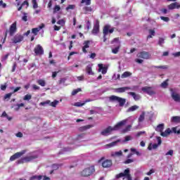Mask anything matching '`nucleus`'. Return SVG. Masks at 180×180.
<instances>
[{
  "label": "nucleus",
  "instance_id": "obj_38",
  "mask_svg": "<svg viewBox=\"0 0 180 180\" xmlns=\"http://www.w3.org/2000/svg\"><path fill=\"white\" fill-rule=\"evenodd\" d=\"M91 0H82L81 4H83L84 5H86V6L91 5Z\"/></svg>",
  "mask_w": 180,
  "mask_h": 180
},
{
  "label": "nucleus",
  "instance_id": "obj_27",
  "mask_svg": "<svg viewBox=\"0 0 180 180\" xmlns=\"http://www.w3.org/2000/svg\"><path fill=\"white\" fill-rule=\"evenodd\" d=\"M158 44L160 47H164V44H165V38H164V37H159L158 41Z\"/></svg>",
  "mask_w": 180,
  "mask_h": 180
},
{
  "label": "nucleus",
  "instance_id": "obj_21",
  "mask_svg": "<svg viewBox=\"0 0 180 180\" xmlns=\"http://www.w3.org/2000/svg\"><path fill=\"white\" fill-rule=\"evenodd\" d=\"M83 44L84 46L82 47V51L83 53H86V49H89V44H91V41H85Z\"/></svg>",
  "mask_w": 180,
  "mask_h": 180
},
{
  "label": "nucleus",
  "instance_id": "obj_5",
  "mask_svg": "<svg viewBox=\"0 0 180 180\" xmlns=\"http://www.w3.org/2000/svg\"><path fill=\"white\" fill-rule=\"evenodd\" d=\"M111 44H114V46H115V48L112 49V53H113V54H117V53H119V50L120 49V40L119 39V38H115L112 41H111Z\"/></svg>",
  "mask_w": 180,
  "mask_h": 180
},
{
  "label": "nucleus",
  "instance_id": "obj_30",
  "mask_svg": "<svg viewBox=\"0 0 180 180\" xmlns=\"http://www.w3.org/2000/svg\"><path fill=\"white\" fill-rule=\"evenodd\" d=\"M163 130H164V124H160L155 128V131H159L160 133H162Z\"/></svg>",
  "mask_w": 180,
  "mask_h": 180
},
{
  "label": "nucleus",
  "instance_id": "obj_54",
  "mask_svg": "<svg viewBox=\"0 0 180 180\" xmlns=\"http://www.w3.org/2000/svg\"><path fill=\"white\" fill-rule=\"evenodd\" d=\"M178 128L176 127H174V128H172V131L174 133H176L177 134H180V129H178Z\"/></svg>",
  "mask_w": 180,
  "mask_h": 180
},
{
  "label": "nucleus",
  "instance_id": "obj_12",
  "mask_svg": "<svg viewBox=\"0 0 180 180\" xmlns=\"http://www.w3.org/2000/svg\"><path fill=\"white\" fill-rule=\"evenodd\" d=\"M136 56L139 58H143V60H148L150 57V53L146 51L140 52Z\"/></svg>",
  "mask_w": 180,
  "mask_h": 180
},
{
  "label": "nucleus",
  "instance_id": "obj_59",
  "mask_svg": "<svg viewBox=\"0 0 180 180\" xmlns=\"http://www.w3.org/2000/svg\"><path fill=\"white\" fill-rule=\"evenodd\" d=\"M75 8V6L74 5H69L67 8H66V11H70V9H74Z\"/></svg>",
  "mask_w": 180,
  "mask_h": 180
},
{
  "label": "nucleus",
  "instance_id": "obj_48",
  "mask_svg": "<svg viewBox=\"0 0 180 180\" xmlns=\"http://www.w3.org/2000/svg\"><path fill=\"white\" fill-rule=\"evenodd\" d=\"M57 25H60V26H64V25H65V20H64L63 19L59 20L57 22Z\"/></svg>",
  "mask_w": 180,
  "mask_h": 180
},
{
  "label": "nucleus",
  "instance_id": "obj_8",
  "mask_svg": "<svg viewBox=\"0 0 180 180\" xmlns=\"http://www.w3.org/2000/svg\"><path fill=\"white\" fill-rule=\"evenodd\" d=\"M141 91H143L145 94H148V95H150V96H152V95H155V91L153 87L144 86L142 87Z\"/></svg>",
  "mask_w": 180,
  "mask_h": 180
},
{
  "label": "nucleus",
  "instance_id": "obj_15",
  "mask_svg": "<svg viewBox=\"0 0 180 180\" xmlns=\"http://www.w3.org/2000/svg\"><path fill=\"white\" fill-rule=\"evenodd\" d=\"M17 27H16V22H14L9 28V34L10 36H13L15 33H16Z\"/></svg>",
  "mask_w": 180,
  "mask_h": 180
},
{
  "label": "nucleus",
  "instance_id": "obj_39",
  "mask_svg": "<svg viewBox=\"0 0 180 180\" xmlns=\"http://www.w3.org/2000/svg\"><path fill=\"white\" fill-rule=\"evenodd\" d=\"M131 129V125L127 126L124 129H122V133H127Z\"/></svg>",
  "mask_w": 180,
  "mask_h": 180
},
{
  "label": "nucleus",
  "instance_id": "obj_61",
  "mask_svg": "<svg viewBox=\"0 0 180 180\" xmlns=\"http://www.w3.org/2000/svg\"><path fill=\"white\" fill-rule=\"evenodd\" d=\"M59 168V165H52V169L56 170V169H58Z\"/></svg>",
  "mask_w": 180,
  "mask_h": 180
},
{
  "label": "nucleus",
  "instance_id": "obj_4",
  "mask_svg": "<svg viewBox=\"0 0 180 180\" xmlns=\"http://www.w3.org/2000/svg\"><path fill=\"white\" fill-rule=\"evenodd\" d=\"M110 102H117L120 106H124L126 103V98H120L116 96H111L109 97Z\"/></svg>",
  "mask_w": 180,
  "mask_h": 180
},
{
  "label": "nucleus",
  "instance_id": "obj_55",
  "mask_svg": "<svg viewBox=\"0 0 180 180\" xmlns=\"http://www.w3.org/2000/svg\"><path fill=\"white\" fill-rule=\"evenodd\" d=\"M11 96H12V93L7 94L4 96V99H11Z\"/></svg>",
  "mask_w": 180,
  "mask_h": 180
},
{
  "label": "nucleus",
  "instance_id": "obj_22",
  "mask_svg": "<svg viewBox=\"0 0 180 180\" xmlns=\"http://www.w3.org/2000/svg\"><path fill=\"white\" fill-rule=\"evenodd\" d=\"M117 143H120V140H117L114 142L108 143L104 146L105 148H112V147H115V146L117 145Z\"/></svg>",
  "mask_w": 180,
  "mask_h": 180
},
{
  "label": "nucleus",
  "instance_id": "obj_25",
  "mask_svg": "<svg viewBox=\"0 0 180 180\" xmlns=\"http://www.w3.org/2000/svg\"><path fill=\"white\" fill-rule=\"evenodd\" d=\"M23 106H25L24 103H20V104H14L12 105V109H14V110H19V109H20V108H23Z\"/></svg>",
  "mask_w": 180,
  "mask_h": 180
},
{
  "label": "nucleus",
  "instance_id": "obj_18",
  "mask_svg": "<svg viewBox=\"0 0 180 180\" xmlns=\"http://www.w3.org/2000/svg\"><path fill=\"white\" fill-rule=\"evenodd\" d=\"M167 8L170 11H172V9H179L180 4L178 2H174V3H172V4H169V6H167Z\"/></svg>",
  "mask_w": 180,
  "mask_h": 180
},
{
  "label": "nucleus",
  "instance_id": "obj_29",
  "mask_svg": "<svg viewBox=\"0 0 180 180\" xmlns=\"http://www.w3.org/2000/svg\"><path fill=\"white\" fill-rule=\"evenodd\" d=\"M169 134H171V129H167L164 132L162 131L160 136H162V137H167V136Z\"/></svg>",
  "mask_w": 180,
  "mask_h": 180
},
{
  "label": "nucleus",
  "instance_id": "obj_37",
  "mask_svg": "<svg viewBox=\"0 0 180 180\" xmlns=\"http://www.w3.org/2000/svg\"><path fill=\"white\" fill-rule=\"evenodd\" d=\"M37 84L40 85L41 86H46V81L44 79H39L37 80Z\"/></svg>",
  "mask_w": 180,
  "mask_h": 180
},
{
  "label": "nucleus",
  "instance_id": "obj_20",
  "mask_svg": "<svg viewBox=\"0 0 180 180\" xmlns=\"http://www.w3.org/2000/svg\"><path fill=\"white\" fill-rule=\"evenodd\" d=\"M98 72H101L103 75L108 72V68L104 67L103 64H98Z\"/></svg>",
  "mask_w": 180,
  "mask_h": 180
},
{
  "label": "nucleus",
  "instance_id": "obj_53",
  "mask_svg": "<svg viewBox=\"0 0 180 180\" xmlns=\"http://www.w3.org/2000/svg\"><path fill=\"white\" fill-rule=\"evenodd\" d=\"M131 162H134V160H133V159H127L124 162V164H131Z\"/></svg>",
  "mask_w": 180,
  "mask_h": 180
},
{
  "label": "nucleus",
  "instance_id": "obj_49",
  "mask_svg": "<svg viewBox=\"0 0 180 180\" xmlns=\"http://www.w3.org/2000/svg\"><path fill=\"white\" fill-rule=\"evenodd\" d=\"M65 81H67V79L65 78H61L59 82H58V84L59 85H61L63 84H65Z\"/></svg>",
  "mask_w": 180,
  "mask_h": 180
},
{
  "label": "nucleus",
  "instance_id": "obj_31",
  "mask_svg": "<svg viewBox=\"0 0 180 180\" xmlns=\"http://www.w3.org/2000/svg\"><path fill=\"white\" fill-rule=\"evenodd\" d=\"M172 122L174 123H180V117L179 116H174L172 117L171 119Z\"/></svg>",
  "mask_w": 180,
  "mask_h": 180
},
{
  "label": "nucleus",
  "instance_id": "obj_62",
  "mask_svg": "<svg viewBox=\"0 0 180 180\" xmlns=\"http://www.w3.org/2000/svg\"><path fill=\"white\" fill-rule=\"evenodd\" d=\"M154 172H155L154 169H151L149 172H148L146 173V175L150 176V175H151L152 174H154Z\"/></svg>",
  "mask_w": 180,
  "mask_h": 180
},
{
  "label": "nucleus",
  "instance_id": "obj_1",
  "mask_svg": "<svg viewBox=\"0 0 180 180\" xmlns=\"http://www.w3.org/2000/svg\"><path fill=\"white\" fill-rule=\"evenodd\" d=\"M127 123V120H124L118 122L115 127H108L101 132V136H110V134L116 130L122 129Z\"/></svg>",
  "mask_w": 180,
  "mask_h": 180
},
{
  "label": "nucleus",
  "instance_id": "obj_58",
  "mask_svg": "<svg viewBox=\"0 0 180 180\" xmlns=\"http://www.w3.org/2000/svg\"><path fill=\"white\" fill-rule=\"evenodd\" d=\"M84 11H86V12H92V8L91 7H84Z\"/></svg>",
  "mask_w": 180,
  "mask_h": 180
},
{
  "label": "nucleus",
  "instance_id": "obj_11",
  "mask_svg": "<svg viewBox=\"0 0 180 180\" xmlns=\"http://www.w3.org/2000/svg\"><path fill=\"white\" fill-rule=\"evenodd\" d=\"M170 92L172 99L175 102H180V96L179 94L175 92V89H171Z\"/></svg>",
  "mask_w": 180,
  "mask_h": 180
},
{
  "label": "nucleus",
  "instance_id": "obj_16",
  "mask_svg": "<svg viewBox=\"0 0 180 180\" xmlns=\"http://www.w3.org/2000/svg\"><path fill=\"white\" fill-rule=\"evenodd\" d=\"M45 25L44 23L41 24L38 27L33 28L32 30V33L34 34V36H37V33L41 30V29H44L45 27Z\"/></svg>",
  "mask_w": 180,
  "mask_h": 180
},
{
  "label": "nucleus",
  "instance_id": "obj_64",
  "mask_svg": "<svg viewBox=\"0 0 180 180\" xmlns=\"http://www.w3.org/2000/svg\"><path fill=\"white\" fill-rule=\"evenodd\" d=\"M174 57H180V51L173 53Z\"/></svg>",
  "mask_w": 180,
  "mask_h": 180
},
{
  "label": "nucleus",
  "instance_id": "obj_56",
  "mask_svg": "<svg viewBox=\"0 0 180 180\" xmlns=\"http://www.w3.org/2000/svg\"><path fill=\"white\" fill-rule=\"evenodd\" d=\"M155 68H162V70H167L168 67H167L166 65H160V66H155Z\"/></svg>",
  "mask_w": 180,
  "mask_h": 180
},
{
  "label": "nucleus",
  "instance_id": "obj_33",
  "mask_svg": "<svg viewBox=\"0 0 180 180\" xmlns=\"http://www.w3.org/2000/svg\"><path fill=\"white\" fill-rule=\"evenodd\" d=\"M37 1H39V0H32V1L33 9H37V8H39V5L37 4Z\"/></svg>",
  "mask_w": 180,
  "mask_h": 180
},
{
  "label": "nucleus",
  "instance_id": "obj_63",
  "mask_svg": "<svg viewBox=\"0 0 180 180\" xmlns=\"http://www.w3.org/2000/svg\"><path fill=\"white\" fill-rule=\"evenodd\" d=\"M1 91H5L6 89V84H1Z\"/></svg>",
  "mask_w": 180,
  "mask_h": 180
},
{
  "label": "nucleus",
  "instance_id": "obj_13",
  "mask_svg": "<svg viewBox=\"0 0 180 180\" xmlns=\"http://www.w3.org/2000/svg\"><path fill=\"white\" fill-rule=\"evenodd\" d=\"M161 143H162V141H161V138L160 137H158V144L157 143H153V144H150L149 146L148 147V150H155V148H158V146H161Z\"/></svg>",
  "mask_w": 180,
  "mask_h": 180
},
{
  "label": "nucleus",
  "instance_id": "obj_46",
  "mask_svg": "<svg viewBox=\"0 0 180 180\" xmlns=\"http://www.w3.org/2000/svg\"><path fill=\"white\" fill-rule=\"evenodd\" d=\"M81 91H82L81 88H78L77 89H75V90L72 91V95H73V96L77 95V94H78V92H81Z\"/></svg>",
  "mask_w": 180,
  "mask_h": 180
},
{
  "label": "nucleus",
  "instance_id": "obj_50",
  "mask_svg": "<svg viewBox=\"0 0 180 180\" xmlns=\"http://www.w3.org/2000/svg\"><path fill=\"white\" fill-rule=\"evenodd\" d=\"M149 34H151L152 36H155V30L153 29L148 30Z\"/></svg>",
  "mask_w": 180,
  "mask_h": 180
},
{
  "label": "nucleus",
  "instance_id": "obj_60",
  "mask_svg": "<svg viewBox=\"0 0 180 180\" xmlns=\"http://www.w3.org/2000/svg\"><path fill=\"white\" fill-rule=\"evenodd\" d=\"M66 151H71V148H63V153H60V154H64V153H66Z\"/></svg>",
  "mask_w": 180,
  "mask_h": 180
},
{
  "label": "nucleus",
  "instance_id": "obj_26",
  "mask_svg": "<svg viewBox=\"0 0 180 180\" xmlns=\"http://www.w3.org/2000/svg\"><path fill=\"white\" fill-rule=\"evenodd\" d=\"M86 72L89 75H94V72L92 71V65H89L86 68Z\"/></svg>",
  "mask_w": 180,
  "mask_h": 180
},
{
  "label": "nucleus",
  "instance_id": "obj_43",
  "mask_svg": "<svg viewBox=\"0 0 180 180\" xmlns=\"http://www.w3.org/2000/svg\"><path fill=\"white\" fill-rule=\"evenodd\" d=\"M41 178H43L41 176H33L30 180H41Z\"/></svg>",
  "mask_w": 180,
  "mask_h": 180
},
{
  "label": "nucleus",
  "instance_id": "obj_52",
  "mask_svg": "<svg viewBox=\"0 0 180 180\" xmlns=\"http://www.w3.org/2000/svg\"><path fill=\"white\" fill-rule=\"evenodd\" d=\"M165 155H171L172 157L174 155V150H169L167 153H165Z\"/></svg>",
  "mask_w": 180,
  "mask_h": 180
},
{
  "label": "nucleus",
  "instance_id": "obj_14",
  "mask_svg": "<svg viewBox=\"0 0 180 180\" xmlns=\"http://www.w3.org/2000/svg\"><path fill=\"white\" fill-rule=\"evenodd\" d=\"M92 34H98L99 33V20H96L94 24L93 30L91 32Z\"/></svg>",
  "mask_w": 180,
  "mask_h": 180
},
{
  "label": "nucleus",
  "instance_id": "obj_47",
  "mask_svg": "<svg viewBox=\"0 0 180 180\" xmlns=\"http://www.w3.org/2000/svg\"><path fill=\"white\" fill-rule=\"evenodd\" d=\"M168 80H166L165 82H163L161 84H160V86L162 88H167L168 86V82H167Z\"/></svg>",
  "mask_w": 180,
  "mask_h": 180
},
{
  "label": "nucleus",
  "instance_id": "obj_2",
  "mask_svg": "<svg viewBox=\"0 0 180 180\" xmlns=\"http://www.w3.org/2000/svg\"><path fill=\"white\" fill-rule=\"evenodd\" d=\"M115 178L116 179H119V178H123V180H132L131 175H130L129 169H127L124 171V172L117 174Z\"/></svg>",
  "mask_w": 180,
  "mask_h": 180
},
{
  "label": "nucleus",
  "instance_id": "obj_7",
  "mask_svg": "<svg viewBox=\"0 0 180 180\" xmlns=\"http://www.w3.org/2000/svg\"><path fill=\"white\" fill-rule=\"evenodd\" d=\"M113 32H115V28L110 29V25H107L104 27L103 33V41H106V36L107 34H109V33L112 34Z\"/></svg>",
  "mask_w": 180,
  "mask_h": 180
},
{
  "label": "nucleus",
  "instance_id": "obj_3",
  "mask_svg": "<svg viewBox=\"0 0 180 180\" xmlns=\"http://www.w3.org/2000/svg\"><path fill=\"white\" fill-rule=\"evenodd\" d=\"M95 172V167L94 166L85 168L80 172V175L83 177L91 176Z\"/></svg>",
  "mask_w": 180,
  "mask_h": 180
},
{
  "label": "nucleus",
  "instance_id": "obj_19",
  "mask_svg": "<svg viewBox=\"0 0 180 180\" xmlns=\"http://www.w3.org/2000/svg\"><path fill=\"white\" fill-rule=\"evenodd\" d=\"M112 165V160H105L102 162V167L103 168H110V166Z\"/></svg>",
  "mask_w": 180,
  "mask_h": 180
},
{
  "label": "nucleus",
  "instance_id": "obj_9",
  "mask_svg": "<svg viewBox=\"0 0 180 180\" xmlns=\"http://www.w3.org/2000/svg\"><path fill=\"white\" fill-rule=\"evenodd\" d=\"M34 51L35 53V56H43L44 54V49L43 47L38 44L35 46Z\"/></svg>",
  "mask_w": 180,
  "mask_h": 180
},
{
  "label": "nucleus",
  "instance_id": "obj_17",
  "mask_svg": "<svg viewBox=\"0 0 180 180\" xmlns=\"http://www.w3.org/2000/svg\"><path fill=\"white\" fill-rule=\"evenodd\" d=\"M23 41V36L20 34H16L13 39V43L16 44V43H20Z\"/></svg>",
  "mask_w": 180,
  "mask_h": 180
},
{
  "label": "nucleus",
  "instance_id": "obj_44",
  "mask_svg": "<svg viewBox=\"0 0 180 180\" xmlns=\"http://www.w3.org/2000/svg\"><path fill=\"white\" fill-rule=\"evenodd\" d=\"M146 116V113L143 112L141 115L139 116V122H143L144 121V117Z\"/></svg>",
  "mask_w": 180,
  "mask_h": 180
},
{
  "label": "nucleus",
  "instance_id": "obj_6",
  "mask_svg": "<svg viewBox=\"0 0 180 180\" xmlns=\"http://www.w3.org/2000/svg\"><path fill=\"white\" fill-rule=\"evenodd\" d=\"M39 158V155L34 154L30 156H27L23 158L22 159L18 160V164H22V162H30V161H33V160H36V158Z\"/></svg>",
  "mask_w": 180,
  "mask_h": 180
},
{
  "label": "nucleus",
  "instance_id": "obj_23",
  "mask_svg": "<svg viewBox=\"0 0 180 180\" xmlns=\"http://www.w3.org/2000/svg\"><path fill=\"white\" fill-rule=\"evenodd\" d=\"M130 89V87L125 86V87H120L115 89V92H118L119 94H122L123 92H126V91H129Z\"/></svg>",
  "mask_w": 180,
  "mask_h": 180
},
{
  "label": "nucleus",
  "instance_id": "obj_36",
  "mask_svg": "<svg viewBox=\"0 0 180 180\" xmlns=\"http://www.w3.org/2000/svg\"><path fill=\"white\" fill-rule=\"evenodd\" d=\"M131 75V73L129 72H124L122 75L121 78H127V77H130Z\"/></svg>",
  "mask_w": 180,
  "mask_h": 180
},
{
  "label": "nucleus",
  "instance_id": "obj_24",
  "mask_svg": "<svg viewBox=\"0 0 180 180\" xmlns=\"http://www.w3.org/2000/svg\"><path fill=\"white\" fill-rule=\"evenodd\" d=\"M128 94L129 95H131V96L134 98V101H140V99H141V96L139 94H136L134 92H129Z\"/></svg>",
  "mask_w": 180,
  "mask_h": 180
},
{
  "label": "nucleus",
  "instance_id": "obj_42",
  "mask_svg": "<svg viewBox=\"0 0 180 180\" xmlns=\"http://www.w3.org/2000/svg\"><path fill=\"white\" fill-rule=\"evenodd\" d=\"M61 9V7H60L59 5H56L53 8V13H57Z\"/></svg>",
  "mask_w": 180,
  "mask_h": 180
},
{
  "label": "nucleus",
  "instance_id": "obj_41",
  "mask_svg": "<svg viewBox=\"0 0 180 180\" xmlns=\"http://www.w3.org/2000/svg\"><path fill=\"white\" fill-rule=\"evenodd\" d=\"M84 105H85V103L76 102L73 104V106H77V108H81V106H84Z\"/></svg>",
  "mask_w": 180,
  "mask_h": 180
},
{
  "label": "nucleus",
  "instance_id": "obj_34",
  "mask_svg": "<svg viewBox=\"0 0 180 180\" xmlns=\"http://www.w3.org/2000/svg\"><path fill=\"white\" fill-rule=\"evenodd\" d=\"M137 109H139V106L133 105L127 110V112H134V110H137Z\"/></svg>",
  "mask_w": 180,
  "mask_h": 180
},
{
  "label": "nucleus",
  "instance_id": "obj_51",
  "mask_svg": "<svg viewBox=\"0 0 180 180\" xmlns=\"http://www.w3.org/2000/svg\"><path fill=\"white\" fill-rule=\"evenodd\" d=\"M161 20H163L164 22H168L169 20V18L168 17H164V16H160Z\"/></svg>",
  "mask_w": 180,
  "mask_h": 180
},
{
  "label": "nucleus",
  "instance_id": "obj_28",
  "mask_svg": "<svg viewBox=\"0 0 180 180\" xmlns=\"http://www.w3.org/2000/svg\"><path fill=\"white\" fill-rule=\"evenodd\" d=\"M122 154H123L122 150H120L118 152H111L110 157H112L113 158H115V157H120V155H122Z\"/></svg>",
  "mask_w": 180,
  "mask_h": 180
},
{
  "label": "nucleus",
  "instance_id": "obj_57",
  "mask_svg": "<svg viewBox=\"0 0 180 180\" xmlns=\"http://www.w3.org/2000/svg\"><path fill=\"white\" fill-rule=\"evenodd\" d=\"M130 140H131V136H125V139L123 141V142H126V141H130Z\"/></svg>",
  "mask_w": 180,
  "mask_h": 180
},
{
  "label": "nucleus",
  "instance_id": "obj_40",
  "mask_svg": "<svg viewBox=\"0 0 180 180\" xmlns=\"http://www.w3.org/2000/svg\"><path fill=\"white\" fill-rule=\"evenodd\" d=\"M47 105H50V100H47L39 103L40 106H47Z\"/></svg>",
  "mask_w": 180,
  "mask_h": 180
},
{
  "label": "nucleus",
  "instance_id": "obj_10",
  "mask_svg": "<svg viewBox=\"0 0 180 180\" xmlns=\"http://www.w3.org/2000/svg\"><path fill=\"white\" fill-rule=\"evenodd\" d=\"M26 150H22L21 152H18L13 155L10 158V161H15V160H18V158H20L21 156L23 155V154H25Z\"/></svg>",
  "mask_w": 180,
  "mask_h": 180
},
{
  "label": "nucleus",
  "instance_id": "obj_35",
  "mask_svg": "<svg viewBox=\"0 0 180 180\" xmlns=\"http://www.w3.org/2000/svg\"><path fill=\"white\" fill-rule=\"evenodd\" d=\"M58 105V101L57 100H55L52 103L51 101H50V103H49V106H52V108H56V106H57Z\"/></svg>",
  "mask_w": 180,
  "mask_h": 180
},
{
  "label": "nucleus",
  "instance_id": "obj_45",
  "mask_svg": "<svg viewBox=\"0 0 180 180\" xmlns=\"http://www.w3.org/2000/svg\"><path fill=\"white\" fill-rule=\"evenodd\" d=\"M30 99H32V95L30 94H26L23 98L24 101H30Z\"/></svg>",
  "mask_w": 180,
  "mask_h": 180
},
{
  "label": "nucleus",
  "instance_id": "obj_32",
  "mask_svg": "<svg viewBox=\"0 0 180 180\" xmlns=\"http://www.w3.org/2000/svg\"><path fill=\"white\" fill-rule=\"evenodd\" d=\"M91 127H94L92 125H85L84 127H80L81 131H85V130H88V129H91Z\"/></svg>",
  "mask_w": 180,
  "mask_h": 180
}]
</instances>
